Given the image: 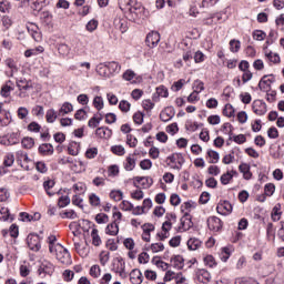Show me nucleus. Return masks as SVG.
Instances as JSON below:
<instances>
[{
	"label": "nucleus",
	"mask_w": 284,
	"mask_h": 284,
	"mask_svg": "<svg viewBox=\"0 0 284 284\" xmlns=\"http://www.w3.org/2000/svg\"><path fill=\"white\" fill-rule=\"evenodd\" d=\"M88 190V186L83 182H78L73 185V191L77 194H85V191Z\"/></svg>",
	"instance_id": "obj_40"
},
{
	"label": "nucleus",
	"mask_w": 284,
	"mask_h": 284,
	"mask_svg": "<svg viewBox=\"0 0 284 284\" xmlns=\"http://www.w3.org/2000/svg\"><path fill=\"white\" fill-rule=\"evenodd\" d=\"M142 239L146 242L150 243V232H154V226L151 223L142 225Z\"/></svg>",
	"instance_id": "obj_27"
},
{
	"label": "nucleus",
	"mask_w": 284,
	"mask_h": 284,
	"mask_svg": "<svg viewBox=\"0 0 284 284\" xmlns=\"http://www.w3.org/2000/svg\"><path fill=\"white\" fill-rule=\"evenodd\" d=\"M109 221H110V217L105 213H99L95 215V222L99 223V225L105 224Z\"/></svg>",
	"instance_id": "obj_47"
},
{
	"label": "nucleus",
	"mask_w": 284,
	"mask_h": 284,
	"mask_svg": "<svg viewBox=\"0 0 284 284\" xmlns=\"http://www.w3.org/2000/svg\"><path fill=\"white\" fill-rule=\"evenodd\" d=\"M79 150H80V146H79V143L77 142H71L68 146V152L71 156H78Z\"/></svg>",
	"instance_id": "obj_38"
},
{
	"label": "nucleus",
	"mask_w": 284,
	"mask_h": 284,
	"mask_svg": "<svg viewBox=\"0 0 284 284\" xmlns=\"http://www.w3.org/2000/svg\"><path fill=\"white\" fill-rule=\"evenodd\" d=\"M58 52L61 54V57H68L70 54V47L68 44H59Z\"/></svg>",
	"instance_id": "obj_49"
},
{
	"label": "nucleus",
	"mask_w": 284,
	"mask_h": 284,
	"mask_svg": "<svg viewBox=\"0 0 284 284\" xmlns=\"http://www.w3.org/2000/svg\"><path fill=\"white\" fill-rule=\"evenodd\" d=\"M180 221H181V225L179 227L180 232H187V230H190L192 225H194L192 223V217H190V214L183 215Z\"/></svg>",
	"instance_id": "obj_13"
},
{
	"label": "nucleus",
	"mask_w": 284,
	"mask_h": 284,
	"mask_svg": "<svg viewBox=\"0 0 284 284\" xmlns=\"http://www.w3.org/2000/svg\"><path fill=\"white\" fill-rule=\"evenodd\" d=\"M252 109L254 114H257V116H263L267 113V104L263 102V100L253 101Z\"/></svg>",
	"instance_id": "obj_5"
},
{
	"label": "nucleus",
	"mask_w": 284,
	"mask_h": 284,
	"mask_svg": "<svg viewBox=\"0 0 284 284\" xmlns=\"http://www.w3.org/2000/svg\"><path fill=\"white\" fill-rule=\"evenodd\" d=\"M204 264L210 266V267H215L216 265V260H214V256L212 255H206L204 257Z\"/></svg>",
	"instance_id": "obj_64"
},
{
	"label": "nucleus",
	"mask_w": 284,
	"mask_h": 284,
	"mask_svg": "<svg viewBox=\"0 0 284 284\" xmlns=\"http://www.w3.org/2000/svg\"><path fill=\"white\" fill-rule=\"evenodd\" d=\"M125 172H132L136 168V153H130L123 161Z\"/></svg>",
	"instance_id": "obj_8"
},
{
	"label": "nucleus",
	"mask_w": 284,
	"mask_h": 284,
	"mask_svg": "<svg viewBox=\"0 0 284 284\" xmlns=\"http://www.w3.org/2000/svg\"><path fill=\"white\" fill-rule=\"evenodd\" d=\"M217 214H222V216H227V214H232V203H230L229 201H224L220 204H217Z\"/></svg>",
	"instance_id": "obj_11"
},
{
	"label": "nucleus",
	"mask_w": 284,
	"mask_h": 284,
	"mask_svg": "<svg viewBox=\"0 0 284 284\" xmlns=\"http://www.w3.org/2000/svg\"><path fill=\"white\" fill-rule=\"evenodd\" d=\"M16 85L18 88V92H16L18 99H27L28 91L32 90V81L27 79H20L16 81Z\"/></svg>",
	"instance_id": "obj_3"
},
{
	"label": "nucleus",
	"mask_w": 284,
	"mask_h": 284,
	"mask_svg": "<svg viewBox=\"0 0 284 284\" xmlns=\"http://www.w3.org/2000/svg\"><path fill=\"white\" fill-rule=\"evenodd\" d=\"M18 119H28V114H30V111L26 106H20L17 111Z\"/></svg>",
	"instance_id": "obj_50"
},
{
	"label": "nucleus",
	"mask_w": 284,
	"mask_h": 284,
	"mask_svg": "<svg viewBox=\"0 0 284 284\" xmlns=\"http://www.w3.org/2000/svg\"><path fill=\"white\" fill-rule=\"evenodd\" d=\"M207 227L211 232H221L223 230V221L216 216H211L207 219Z\"/></svg>",
	"instance_id": "obj_7"
},
{
	"label": "nucleus",
	"mask_w": 284,
	"mask_h": 284,
	"mask_svg": "<svg viewBox=\"0 0 284 284\" xmlns=\"http://www.w3.org/2000/svg\"><path fill=\"white\" fill-rule=\"evenodd\" d=\"M111 152L116 156H123L125 154V148L123 145H113L111 146Z\"/></svg>",
	"instance_id": "obj_46"
},
{
	"label": "nucleus",
	"mask_w": 284,
	"mask_h": 284,
	"mask_svg": "<svg viewBox=\"0 0 284 284\" xmlns=\"http://www.w3.org/2000/svg\"><path fill=\"white\" fill-rule=\"evenodd\" d=\"M12 90H14V83L12 82V80H8L0 90V95L3 97V99H8V97H10V92H12Z\"/></svg>",
	"instance_id": "obj_14"
},
{
	"label": "nucleus",
	"mask_w": 284,
	"mask_h": 284,
	"mask_svg": "<svg viewBox=\"0 0 284 284\" xmlns=\"http://www.w3.org/2000/svg\"><path fill=\"white\" fill-rule=\"evenodd\" d=\"M119 8L124 12L129 21L136 22L148 17L145 7L141 6L136 0H119Z\"/></svg>",
	"instance_id": "obj_1"
},
{
	"label": "nucleus",
	"mask_w": 284,
	"mask_h": 284,
	"mask_svg": "<svg viewBox=\"0 0 284 284\" xmlns=\"http://www.w3.org/2000/svg\"><path fill=\"white\" fill-rule=\"evenodd\" d=\"M91 239H92V245H94L95 247H99V245H101L102 241H101V236H99V230L93 229L91 231Z\"/></svg>",
	"instance_id": "obj_37"
},
{
	"label": "nucleus",
	"mask_w": 284,
	"mask_h": 284,
	"mask_svg": "<svg viewBox=\"0 0 284 284\" xmlns=\"http://www.w3.org/2000/svg\"><path fill=\"white\" fill-rule=\"evenodd\" d=\"M234 176H239V172H236L235 170H231V171L222 174L220 178V181H221L222 185H229L230 181H232V179H234Z\"/></svg>",
	"instance_id": "obj_20"
},
{
	"label": "nucleus",
	"mask_w": 284,
	"mask_h": 284,
	"mask_svg": "<svg viewBox=\"0 0 284 284\" xmlns=\"http://www.w3.org/2000/svg\"><path fill=\"white\" fill-rule=\"evenodd\" d=\"M74 110V106H72V103L64 102L60 110L58 111L59 116H65V114H70Z\"/></svg>",
	"instance_id": "obj_29"
},
{
	"label": "nucleus",
	"mask_w": 284,
	"mask_h": 284,
	"mask_svg": "<svg viewBox=\"0 0 284 284\" xmlns=\"http://www.w3.org/2000/svg\"><path fill=\"white\" fill-rule=\"evenodd\" d=\"M161 41V34L156 31H152L146 36L145 43L148 48H156Z\"/></svg>",
	"instance_id": "obj_9"
},
{
	"label": "nucleus",
	"mask_w": 284,
	"mask_h": 284,
	"mask_svg": "<svg viewBox=\"0 0 284 284\" xmlns=\"http://www.w3.org/2000/svg\"><path fill=\"white\" fill-rule=\"evenodd\" d=\"M101 121H103V115L101 113H99L98 115H94L93 118H91L88 122L89 128H99V123H101Z\"/></svg>",
	"instance_id": "obj_34"
},
{
	"label": "nucleus",
	"mask_w": 284,
	"mask_h": 284,
	"mask_svg": "<svg viewBox=\"0 0 284 284\" xmlns=\"http://www.w3.org/2000/svg\"><path fill=\"white\" fill-rule=\"evenodd\" d=\"M22 148H24V150H32V148H34V139L32 138H24L22 139Z\"/></svg>",
	"instance_id": "obj_43"
},
{
	"label": "nucleus",
	"mask_w": 284,
	"mask_h": 284,
	"mask_svg": "<svg viewBox=\"0 0 284 284\" xmlns=\"http://www.w3.org/2000/svg\"><path fill=\"white\" fill-rule=\"evenodd\" d=\"M115 28L122 32V34H125L128 32V20L121 19V18H115L113 21Z\"/></svg>",
	"instance_id": "obj_22"
},
{
	"label": "nucleus",
	"mask_w": 284,
	"mask_h": 284,
	"mask_svg": "<svg viewBox=\"0 0 284 284\" xmlns=\"http://www.w3.org/2000/svg\"><path fill=\"white\" fill-rule=\"evenodd\" d=\"M98 74H100V77H105V78H110L111 77V73L108 69V64L106 63H103V64H100L98 67V70H97Z\"/></svg>",
	"instance_id": "obj_39"
},
{
	"label": "nucleus",
	"mask_w": 284,
	"mask_h": 284,
	"mask_svg": "<svg viewBox=\"0 0 284 284\" xmlns=\"http://www.w3.org/2000/svg\"><path fill=\"white\" fill-rule=\"evenodd\" d=\"M57 111L54 109H49L45 114L47 123H54L57 121Z\"/></svg>",
	"instance_id": "obj_41"
},
{
	"label": "nucleus",
	"mask_w": 284,
	"mask_h": 284,
	"mask_svg": "<svg viewBox=\"0 0 284 284\" xmlns=\"http://www.w3.org/2000/svg\"><path fill=\"white\" fill-rule=\"evenodd\" d=\"M85 28H87L88 32H94V30H97V28H99V21L92 19L87 23Z\"/></svg>",
	"instance_id": "obj_56"
},
{
	"label": "nucleus",
	"mask_w": 284,
	"mask_h": 284,
	"mask_svg": "<svg viewBox=\"0 0 284 284\" xmlns=\"http://www.w3.org/2000/svg\"><path fill=\"white\" fill-rule=\"evenodd\" d=\"M182 59H183L184 63H186V65L190 67L191 63H192V59H193V53H192V51H191V50L185 51V52L183 53V55H182Z\"/></svg>",
	"instance_id": "obj_57"
},
{
	"label": "nucleus",
	"mask_w": 284,
	"mask_h": 284,
	"mask_svg": "<svg viewBox=\"0 0 284 284\" xmlns=\"http://www.w3.org/2000/svg\"><path fill=\"white\" fill-rule=\"evenodd\" d=\"M272 83H274V75H264L258 82V88L262 92H267Z\"/></svg>",
	"instance_id": "obj_10"
},
{
	"label": "nucleus",
	"mask_w": 284,
	"mask_h": 284,
	"mask_svg": "<svg viewBox=\"0 0 284 284\" xmlns=\"http://www.w3.org/2000/svg\"><path fill=\"white\" fill-rule=\"evenodd\" d=\"M48 243H49V252H54L57 250V245H61L57 243V236L50 235L48 237Z\"/></svg>",
	"instance_id": "obj_45"
},
{
	"label": "nucleus",
	"mask_w": 284,
	"mask_h": 284,
	"mask_svg": "<svg viewBox=\"0 0 284 284\" xmlns=\"http://www.w3.org/2000/svg\"><path fill=\"white\" fill-rule=\"evenodd\" d=\"M71 170L72 172H75V174H81V172H85V163L81 160H75L71 163Z\"/></svg>",
	"instance_id": "obj_25"
},
{
	"label": "nucleus",
	"mask_w": 284,
	"mask_h": 284,
	"mask_svg": "<svg viewBox=\"0 0 284 284\" xmlns=\"http://www.w3.org/2000/svg\"><path fill=\"white\" fill-rule=\"evenodd\" d=\"M43 187L49 196H54V192L50 191L51 189L54 187V181L52 180L44 181Z\"/></svg>",
	"instance_id": "obj_42"
},
{
	"label": "nucleus",
	"mask_w": 284,
	"mask_h": 284,
	"mask_svg": "<svg viewBox=\"0 0 284 284\" xmlns=\"http://www.w3.org/2000/svg\"><path fill=\"white\" fill-rule=\"evenodd\" d=\"M131 105L132 104H130L128 100H121L119 103V109L121 110V112H130Z\"/></svg>",
	"instance_id": "obj_61"
},
{
	"label": "nucleus",
	"mask_w": 284,
	"mask_h": 284,
	"mask_svg": "<svg viewBox=\"0 0 284 284\" xmlns=\"http://www.w3.org/2000/svg\"><path fill=\"white\" fill-rule=\"evenodd\" d=\"M93 106L95 108V110H98V111H101V110H103V98H101V97H95L94 99H93Z\"/></svg>",
	"instance_id": "obj_59"
},
{
	"label": "nucleus",
	"mask_w": 284,
	"mask_h": 284,
	"mask_svg": "<svg viewBox=\"0 0 284 284\" xmlns=\"http://www.w3.org/2000/svg\"><path fill=\"white\" fill-rule=\"evenodd\" d=\"M234 106H232V104H225L224 109H223V114L224 116H229L232 118L234 116Z\"/></svg>",
	"instance_id": "obj_55"
},
{
	"label": "nucleus",
	"mask_w": 284,
	"mask_h": 284,
	"mask_svg": "<svg viewBox=\"0 0 284 284\" xmlns=\"http://www.w3.org/2000/svg\"><path fill=\"white\" fill-rule=\"evenodd\" d=\"M39 272L41 274V272H43V274H53L54 273V264L53 263H50L48 261H44L42 262L40 268H39Z\"/></svg>",
	"instance_id": "obj_24"
},
{
	"label": "nucleus",
	"mask_w": 284,
	"mask_h": 284,
	"mask_svg": "<svg viewBox=\"0 0 284 284\" xmlns=\"http://www.w3.org/2000/svg\"><path fill=\"white\" fill-rule=\"evenodd\" d=\"M130 282L132 284H142L143 283V273L139 268H134L130 273Z\"/></svg>",
	"instance_id": "obj_15"
},
{
	"label": "nucleus",
	"mask_w": 284,
	"mask_h": 284,
	"mask_svg": "<svg viewBox=\"0 0 284 284\" xmlns=\"http://www.w3.org/2000/svg\"><path fill=\"white\" fill-rule=\"evenodd\" d=\"M251 170L252 168L247 163H241L239 165V171L241 172V174H243V179H245V181H250L252 179Z\"/></svg>",
	"instance_id": "obj_16"
},
{
	"label": "nucleus",
	"mask_w": 284,
	"mask_h": 284,
	"mask_svg": "<svg viewBox=\"0 0 284 284\" xmlns=\"http://www.w3.org/2000/svg\"><path fill=\"white\" fill-rule=\"evenodd\" d=\"M160 119L164 123H168V121H172L174 119V109L173 108H166L160 113Z\"/></svg>",
	"instance_id": "obj_21"
},
{
	"label": "nucleus",
	"mask_w": 284,
	"mask_h": 284,
	"mask_svg": "<svg viewBox=\"0 0 284 284\" xmlns=\"http://www.w3.org/2000/svg\"><path fill=\"white\" fill-rule=\"evenodd\" d=\"M156 94L160 95L162 99H168L170 93L168 92V88L161 85L156 88Z\"/></svg>",
	"instance_id": "obj_60"
},
{
	"label": "nucleus",
	"mask_w": 284,
	"mask_h": 284,
	"mask_svg": "<svg viewBox=\"0 0 284 284\" xmlns=\"http://www.w3.org/2000/svg\"><path fill=\"white\" fill-rule=\"evenodd\" d=\"M62 278L65 283H70L74 278V271L64 270L62 273Z\"/></svg>",
	"instance_id": "obj_48"
},
{
	"label": "nucleus",
	"mask_w": 284,
	"mask_h": 284,
	"mask_svg": "<svg viewBox=\"0 0 284 284\" xmlns=\"http://www.w3.org/2000/svg\"><path fill=\"white\" fill-rule=\"evenodd\" d=\"M39 152L43 156H52L54 154V146L50 143H44L39 146Z\"/></svg>",
	"instance_id": "obj_23"
},
{
	"label": "nucleus",
	"mask_w": 284,
	"mask_h": 284,
	"mask_svg": "<svg viewBox=\"0 0 284 284\" xmlns=\"http://www.w3.org/2000/svg\"><path fill=\"white\" fill-rule=\"evenodd\" d=\"M27 244L31 252H39V250H41V240L39 239V235H28Z\"/></svg>",
	"instance_id": "obj_6"
},
{
	"label": "nucleus",
	"mask_w": 284,
	"mask_h": 284,
	"mask_svg": "<svg viewBox=\"0 0 284 284\" xmlns=\"http://www.w3.org/2000/svg\"><path fill=\"white\" fill-rule=\"evenodd\" d=\"M95 134L100 139H110V136H112V130L105 126H101L97 129Z\"/></svg>",
	"instance_id": "obj_28"
},
{
	"label": "nucleus",
	"mask_w": 284,
	"mask_h": 284,
	"mask_svg": "<svg viewBox=\"0 0 284 284\" xmlns=\"http://www.w3.org/2000/svg\"><path fill=\"white\" fill-rule=\"evenodd\" d=\"M10 219V210L8 207L0 209V221H8Z\"/></svg>",
	"instance_id": "obj_63"
},
{
	"label": "nucleus",
	"mask_w": 284,
	"mask_h": 284,
	"mask_svg": "<svg viewBox=\"0 0 284 284\" xmlns=\"http://www.w3.org/2000/svg\"><path fill=\"white\" fill-rule=\"evenodd\" d=\"M7 68H9V71H6L7 77H14V72H18L19 69L17 68V62L9 58L4 61Z\"/></svg>",
	"instance_id": "obj_17"
},
{
	"label": "nucleus",
	"mask_w": 284,
	"mask_h": 284,
	"mask_svg": "<svg viewBox=\"0 0 284 284\" xmlns=\"http://www.w3.org/2000/svg\"><path fill=\"white\" fill-rule=\"evenodd\" d=\"M106 68L111 75L114 74V72H121V64L115 61L106 62Z\"/></svg>",
	"instance_id": "obj_35"
},
{
	"label": "nucleus",
	"mask_w": 284,
	"mask_h": 284,
	"mask_svg": "<svg viewBox=\"0 0 284 284\" xmlns=\"http://www.w3.org/2000/svg\"><path fill=\"white\" fill-rule=\"evenodd\" d=\"M197 276V281L200 283H210V281H212V275L210 274V272H207V270L201 268L197 271L196 273Z\"/></svg>",
	"instance_id": "obj_18"
},
{
	"label": "nucleus",
	"mask_w": 284,
	"mask_h": 284,
	"mask_svg": "<svg viewBox=\"0 0 284 284\" xmlns=\"http://www.w3.org/2000/svg\"><path fill=\"white\" fill-rule=\"evenodd\" d=\"M78 214L77 212H74V210H67L64 211L63 213H61V217L62 219H71V220H74V219H78Z\"/></svg>",
	"instance_id": "obj_51"
},
{
	"label": "nucleus",
	"mask_w": 284,
	"mask_h": 284,
	"mask_svg": "<svg viewBox=\"0 0 284 284\" xmlns=\"http://www.w3.org/2000/svg\"><path fill=\"white\" fill-rule=\"evenodd\" d=\"M230 50L231 52H239L241 50V41L239 40H231L230 41Z\"/></svg>",
	"instance_id": "obj_58"
},
{
	"label": "nucleus",
	"mask_w": 284,
	"mask_h": 284,
	"mask_svg": "<svg viewBox=\"0 0 284 284\" xmlns=\"http://www.w3.org/2000/svg\"><path fill=\"white\" fill-rule=\"evenodd\" d=\"M135 183H140L145 189H148V187H152V184L154 183V180L150 176H136L135 178Z\"/></svg>",
	"instance_id": "obj_26"
},
{
	"label": "nucleus",
	"mask_w": 284,
	"mask_h": 284,
	"mask_svg": "<svg viewBox=\"0 0 284 284\" xmlns=\"http://www.w3.org/2000/svg\"><path fill=\"white\" fill-rule=\"evenodd\" d=\"M170 230H172V221L168 220L162 224V232L158 233L160 241H165L170 237Z\"/></svg>",
	"instance_id": "obj_12"
},
{
	"label": "nucleus",
	"mask_w": 284,
	"mask_h": 284,
	"mask_svg": "<svg viewBox=\"0 0 284 284\" xmlns=\"http://www.w3.org/2000/svg\"><path fill=\"white\" fill-rule=\"evenodd\" d=\"M4 168H12L14 165V154L8 153L3 160Z\"/></svg>",
	"instance_id": "obj_44"
},
{
	"label": "nucleus",
	"mask_w": 284,
	"mask_h": 284,
	"mask_svg": "<svg viewBox=\"0 0 284 284\" xmlns=\"http://www.w3.org/2000/svg\"><path fill=\"white\" fill-rule=\"evenodd\" d=\"M186 245H187V248H189V250H191V251L194 252V251L199 250V247H201L202 242H201V240H199V239H196V237H191V239L187 241Z\"/></svg>",
	"instance_id": "obj_31"
},
{
	"label": "nucleus",
	"mask_w": 284,
	"mask_h": 284,
	"mask_svg": "<svg viewBox=\"0 0 284 284\" xmlns=\"http://www.w3.org/2000/svg\"><path fill=\"white\" fill-rule=\"evenodd\" d=\"M206 154H207L206 159H209V163H212V164L219 163V160L221 159V156L219 155V152L214 150H209Z\"/></svg>",
	"instance_id": "obj_33"
},
{
	"label": "nucleus",
	"mask_w": 284,
	"mask_h": 284,
	"mask_svg": "<svg viewBox=\"0 0 284 284\" xmlns=\"http://www.w3.org/2000/svg\"><path fill=\"white\" fill-rule=\"evenodd\" d=\"M171 266L175 270H183V267L185 266V260L181 255H174L171 258Z\"/></svg>",
	"instance_id": "obj_19"
},
{
	"label": "nucleus",
	"mask_w": 284,
	"mask_h": 284,
	"mask_svg": "<svg viewBox=\"0 0 284 284\" xmlns=\"http://www.w3.org/2000/svg\"><path fill=\"white\" fill-rule=\"evenodd\" d=\"M105 234H109V236H116V234H119V224L116 222L108 224Z\"/></svg>",
	"instance_id": "obj_30"
},
{
	"label": "nucleus",
	"mask_w": 284,
	"mask_h": 284,
	"mask_svg": "<svg viewBox=\"0 0 284 284\" xmlns=\"http://www.w3.org/2000/svg\"><path fill=\"white\" fill-rule=\"evenodd\" d=\"M265 37H266L265 32H263L261 30H255L253 32V39L255 41H265Z\"/></svg>",
	"instance_id": "obj_62"
},
{
	"label": "nucleus",
	"mask_w": 284,
	"mask_h": 284,
	"mask_svg": "<svg viewBox=\"0 0 284 284\" xmlns=\"http://www.w3.org/2000/svg\"><path fill=\"white\" fill-rule=\"evenodd\" d=\"M89 203L92 207H100L101 206V197L95 193H91L89 195Z\"/></svg>",
	"instance_id": "obj_36"
},
{
	"label": "nucleus",
	"mask_w": 284,
	"mask_h": 284,
	"mask_svg": "<svg viewBox=\"0 0 284 284\" xmlns=\"http://www.w3.org/2000/svg\"><path fill=\"white\" fill-rule=\"evenodd\" d=\"M231 255H232V250L230 247L225 246L222 248L221 258L224 263L227 262Z\"/></svg>",
	"instance_id": "obj_52"
},
{
	"label": "nucleus",
	"mask_w": 284,
	"mask_h": 284,
	"mask_svg": "<svg viewBox=\"0 0 284 284\" xmlns=\"http://www.w3.org/2000/svg\"><path fill=\"white\" fill-rule=\"evenodd\" d=\"M11 121H12V116H10V112L3 111V113L0 115L1 128H6L10 125Z\"/></svg>",
	"instance_id": "obj_32"
},
{
	"label": "nucleus",
	"mask_w": 284,
	"mask_h": 284,
	"mask_svg": "<svg viewBox=\"0 0 284 284\" xmlns=\"http://www.w3.org/2000/svg\"><path fill=\"white\" fill-rule=\"evenodd\" d=\"M119 165L113 164L108 168V176H119Z\"/></svg>",
	"instance_id": "obj_54"
},
{
	"label": "nucleus",
	"mask_w": 284,
	"mask_h": 284,
	"mask_svg": "<svg viewBox=\"0 0 284 284\" xmlns=\"http://www.w3.org/2000/svg\"><path fill=\"white\" fill-rule=\"evenodd\" d=\"M50 254H53L55 258L63 265L70 264L71 257H70V252L68 248L63 247L61 244L55 245V250L53 252H50Z\"/></svg>",
	"instance_id": "obj_2"
},
{
	"label": "nucleus",
	"mask_w": 284,
	"mask_h": 284,
	"mask_svg": "<svg viewBox=\"0 0 284 284\" xmlns=\"http://www.w3.org/2000/svg\"><path fill=\"white\" fill-rule=\"evenodd\" d=\"M74 51L77 52V54H79L80 57L85 54V43H83L82 41H79L75 47H74Z\"/></svg>",
	"instance_id": "obj_53"
},
{
	"label": "nucleus",
	"mask_w": 284,
	"mask_h": 284,
	"mask_svg": "<svg viewBox=\"0 0 284 284\" xmlns=\"http://www.w3.org/2000/svg\"><path fill=\"white\" fill-rule=\"evenodd\" d=\"M183 163H185V159L181 153H173L166 158V165H169L171 170H178L179 172L181 168H183Z\"/></svg>",
	"instance_id": "obj_4"
}]
</instances>
